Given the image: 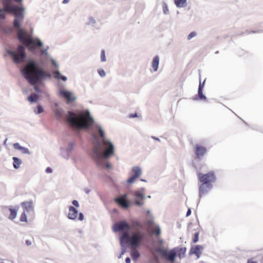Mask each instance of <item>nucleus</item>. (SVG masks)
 I'll return each instance as SVG.
<instances>
[{
  "instance_id": "nucleus-45",
  "label": "nucleus",
  "mask_w": 263,
  "mask_h": 263,
  "mask_svg": "<svg viewBox=\"0 0 263 263\" xmlns=\"http://www.w3.org/2000/svg\"><path fill=\"white\" fill-rule=\"evenodd\" d=\"M96 23V20L95 19L91 16L89 17V22L88 23V25H90L91 24H95Z\"/></svg>"
},
{
  "instance_id": "nucleus-13",
  "label": "nucleus",
  "mask_w": 263,
  "mask_h": 263,
  "mask_svg": "<svg viewBox=\"0 0 263 263\" xmlns=\"http://www.w3.org/2000/svg\"><path fill=\"white\" fill-rule=\"evenodd\" d=\"M6 18V14L4 13H0V35H8L12 33L13 29L11 26L5 27L3 24V21Z\"/></svg>"
},
{
  "instance_id": "nucleus-32",
  "label": "nucleus",
  "mask_w": 263,
  "mask_h": 263,
  "mask_svg": "<svg viewBox=\"0 0 263 263\" xmlns=\"http://www.w3.org/2000/svg\"><path fill=\"white\" fill-rule=\"evenodd\" d=\"M34 111L36 114H40L44 111V108L41 105L39 104L34 109Z\"/></svg>"
},
{
  "instance_id": "nucleus-3",
  "label": "nucleus",
  "mask_w": 263,
  "mask_h": 263,
  "mask_svg": "<svg viewBox=\"0 0 263 263\" xmlns=\"http://www.w3.org/2000/svg\"><path fill=\"white\" fill-rule=\"evenodd\" d=\"M4 6L7 12L12 14L14 16L13 26L12 27L13 31L10 34L15 32L18 40L27 47L29 51L33 53H36L38 48L43 47L44 44L38 37L34 38L32 35L27 36L26 31L21 27V24L25 17V8L23 5L6 6L4 4Z\"/></svg>"
},
{
  "instance_id": "nucleus-19",
  "label": "nucleus",
  "mask_w": 263,
  "mask_h": 263,
  "mask_svg": "<svg viewBox=\"0 0 263 263\" xmlns=\"http://www.w3.org/2000/svg\"><path fill=\"white\" fill-rule=\"evenodd\" d=\"M13 146L15 149L21 151L24 154L30 155L31 154L28 148L21 146L19 143H15L13 144Z\"/></svg>"
},
{
  "instance_id": "nucleus-39",
  "label": "nucleus",
  "mask_w": 263,
  "mask_h": 263,
  "mask_svg": "<svg viewBox=\"0 0 263 263\" xmlns=\"http://www.w3.org/2000/svg\"><path fill=\"white\" fill-rule=\"evenodd\" d=\"M155 229H156V234L157 236H159L161 234V231L160 227L158 225L155 226Z\"/></svg>"
},
{
  "instance_id": "nucleus-27",
  "label": "nucleus",
  "mask_w": 263,
  "mask_h": 263,
  "mask_svg": "<svg viewBox=\"0 0 263 263\" xmlns=\"http://www.w3.org/2000/svg\"><path fill=\"white\" fill-rule=\"evenodd\" d=\"M123 238H119L120 244L121 247V251L118 256V258H121L122 256L124 255L127 251L126 245L123 242Z\"/></svg>"
},
{
  "instance_id": "nucleus-20",
  "label": "nucleus",
  "mask_w": 263,
  "mask_h": 263,
  "mask_svg": "<svg viewBox=\"0 0 263 263\" xmlns=\"http://www.w3.org/2000/svg\"><path fill=\"white\" fill-rule=\"evenodd\" d=\"M23 0H3V5L4 7V9L6 11L5 7L4 6V4H5L6 6H10L12 5H23L22 2Z\"/></svg>"
},
{
  "instance_id": "nucleus-41",
  "label": "nucleus",
  "mask_w": 263,
  "mask_h": 263,
  "mask_svg": "<svg viewBox=\"0 0 263 263\" xmlns=\"http://www.w3.org/2000/svg\"><path fill=\"white\" fill-rule=\"evenodd\" d=\"M197 33L195 31L191 32L187 36V39L188 40H191L193 37H195Z\"/></svg>"
},
{
  "instance_id": "nucleus-26",
  "label": "nucleus",
  "mask_w": 263,
  "mask_h": 263,
  "mask_svg": "<svg viewBox=\"0 0 263 263\" xmlns=\"http://www.w3.org/2000/svg\"><path fill=\"white\" fill-rule=\"evenodd\" d=\"M13 160V166L15 169H18L20 168L21 164L22 163V161L21 159L13 157H12Z\"/></svg>"
},
{
  "instance_id": "nucleus-1",
  "label": "nucleus",
  "mask_w": 263,
  "mask_h": 263,
  "mask_svg": "<svg viewBox=\"0 0 263 263\" xmlns=\"http://www.w3.org/2000/svg\"><path fill=\"white\" fill-rule=\"evenodd\" d=\"M6 52L15 64L25 63L20 68L22 77L33 86L35 92L42 93L39 85H42L45 81L51 79V72L40 66L35 59L27 58L25 48L22 45H18L16 50L6 49Z\"/></svg>"
},
{
  "instance_id": "nucleus-36",
  "label": "nucleus",
  "mask_w": 263,
  "mask_h": 263,
  "mask_svg": "<svg viewBox=\"0 0 263 263\" xmlns=\"http://www.w3.org/2000/svg\"><path fill=\"white\" fill-rule=\"evenodd\" d=\"M101 61L103 62L106 61L105 51L104 50H102L101 51Z\"/></svg>"
},
{
  "instance_id": "nucleus-50",
  "label": "nucleus",
  "mask_w": 263,
  "mask_h": 263,
  "mask_svg": "<svg viewBox=\"0 0 263 263\" xmlns=\"http://www.w3.org/2000/svg\"><path fill=\"white\" fill-rule=\"evenodd\" d=\"M191 213H192L191 209L190 208H189L187 209V211L186 213V217H189V216H190Z\"/></svg>"
},
{
  "instance_id": "nucleus-16",
  "label": "nucleus",
  "mask_w": 263,
  "mask_h": 263,
  "mask_svg": "<svg viewBox=\"0 0 263 263\" xmlns=\"http://www.w3.org/2000/svg\"><path fill=\"white\" fill-rule=\"evenodd\" d=\"M207 150L205 147L199 145H196L195 147V154L198 159H200L206 152Z\"/></svg>"
},
{
  "instance_id": "nucleus-18",
  "label": "nucleus",
  "mask_w": 263,
  "mask_h": 263,
  "mask_svg": "<svg viewBox=\"0 0 263 263\" xmlns=\"http://www.w3.org/2000/svg\"><path fill=\"white\" fill-rule=\"evenodd\" d=\"M21 205L24 208L26 212H31L33 211V201L30 200L29 201H24L21 203Z\"/></svg>"
},
{
  "instance_id": "nucleus-22",
  "label": "nucleus",
  "mask_w": 263,
  "mask_h": 263,
  "mask_svg": "<svg viewBox=\"0 0 263 263\" xmlns=\"http://www.w3.org/2000/svg\"><path fill=\"white\" fill-rule=\"evenodd\" d=\"M203 89H199L198 88V93L195 95L193 98V100H206V96L203 93Z\"/></svg>"
},
{
  "instance_id": "nucleus-62",
  "label": "nucleus",
  "mask_w": 263,
  "mask_h": 263,
  "mask_svg": "<svg viewBox=\"0 0 263 263\" xmlns=\"http://www.w3.org/2000/svg\"><path fill=\"white\" fill-rule=\"evenodd\" d=\"M146 197L147 198H151V195H148Z\"/></svg>"
},
{
  "instance_id": "nucleus-6",
  "label": "nucleus",
  "mask_w": 263,
  "mask_h": 263,
  "mask_svg": "<svg viewBox=\"0 0 263 263\" xmlns=\"http://www.w3.org/2000/svg\"><path fill=\"white\" fill-rule=\"evenodd\" d=\"M198 178L200 182L205 184L209 189H211L213 187L211 183L215 182L216 180V176L213 171L210 172L205 174L199 173Z\"/></svg>"
},
{
  "instance_id": "nucleus-43",
  "label": "nucleus",
  "mask_w": 263,
  "mask_h": 263,
  "mask_svg": "<svg viewBox=\"0 0 263 263\" xmlns=\"http://www.w3.org/2000/svg\"><path fill=\"white\" fill-rule=\"evenodd\" d=\"M51 63L52 64V65L55 67V68H58L59 67V64L57 63V62L55 61V60H54L53 59L51 58Z\"/></svg>"
},
{
  "instance_id": "nucleus-10",
  "label": "nucleus",
  "mask_w": 263,
  "mask_h": 263,
  "mask_svg": "<svg viewBox=\"0 0 263 263\" xmlns=\"http://www.w3.org/2000/svg\"><path fill=\"white\" fill-rule=\"evenodd\" d=\"M114 232H118L128 230L130 229L129 223L125 220H121L115 222L112 227Z\"/></svg>"
},
{
  "instance_id": "nucleus-38",
  "label": "nucleus",
  "mask_w": 263,
  "mask_h": 263,
  "mask_svg": "<svg viewBox=\"0 0 263 263\" xmlns=\"http://www.w3.org/2000/svg\"><path fill=\"white\" fill-rule=\"evenodd\" d=\"M98 73L102 78H103L106 76L105 71L103 69H99L98 70Z\"/></svg>"
},
{
  "instance_id": "nucleus-63",
  "label": "nucleus",
  "mask_w": 263,
  "mask_h": 263,
  "mask_svg": "<svg viewBox=\"0 0 263 263\" xmlns=\"http://www.w3.org/2000/svg\"><path fill=\"white\" fill-rule=\"evenodd\" d=\"M150 212H151L150 210L147 211V214H149L150 213Z\"/></svg>"
},
{
  "instance_id": "nucleus-33",
  "label": "nucleus",
  "mask_w": 263,
  "mask_h": 263,
  "mask_svg": "<svg viewBox=\"0 0 263 263\" xmlns=\"http://www.w3.org/2000/svg\"><path fill=\"white\" fill-rule=\"evenodd\" d=\"M262 32H263V30H252L251 31H249L248 30H247L246 32H242L241 33H240L239 34V35H245V34H249L250 33H262Z\"/></svg>"
},
{
  "instance_id": "nucleus-46",
  "label": "nucleus",
  "mask_w": 263,
  "mask_h": 263,
  "mask_svg": "<svg viewBox=\"0 0 263 263\" xmlns=\"http://www.w3.org/2000/svg\"><path fill=\"white\" fill-rule=\"evenodd\" d=\"M146 224L148 226L153 225L154 224V220L153 217H152L151 219L147 220Z\"/></svg>"
},
{
  "instance_id": "nucleus-64",
  "label": "nucleus",
  "mask_w": 263,
  "mask_h": 263,
  "mask_svg": "<svg viewBox=\"0 0 263 263\" xmlns=\"http://www.w3.org/2000/svg\"><path fill=\"white\" fill-rule=\"evenodd\" d=\"M247 263H249V260H248Z\"/></svg>"
},
{
  "instance_id": "nucleus-29",
  "label": "nucleus",
  "mask_w": 263,
  "mask_h": 263,
  "mask_svg": "<svg viewBox=\"0 0 263 263\" xmlns=\"http://www.w3.org/2000/svg\"><path fill=\"white\" fill-rule=\"evenodd\" d=\"M18 209V206H17L16 209H14L12 208H10L9 209V211L10 212V214L9 216V218L11 220H13L16 218L17 216V210Z\"/></svg>"
},
{
  "instance_id": "nucleus-17",
  "label": "nucleus",
  "mask_w": 263,
  "mask_h": 263,
  "mask_svg": "<svg viewBox=\"0 0 263 263\" xmlns=\"http://www.w3.org/2000/svg\"><path fill=\"white\" fill-rule=\"evenodd\" d=\"M68 210L69 213L68 214L67 217L70 220H75L77 217L78 210L72 205L69 206Z\"/></svg>"
},
{
  "instance_id": "nucleus-14",
  "label": "nucleus",
  "mask_w": 263,
  "mask_h": 263,
  "mask_svg": "<svg viewBox=\"0 0 263 263\" xmlns=\"http://www.w3.org/2000/svg\"><path fill=\"white\" fill-rule=\"evenodd\" d=\"M134 197V203L138 206L144 205V202L143 200L146 198L145 194L141 191H135L133 192Z\"/></svg>"
},
{
  "instance_id": "nucleus-42",
  "label": "nucleus",
  "mask_w": 263,
  "mask_h": 263,
  "mask_svg": "<svg viewBox=\"0 0 263 263\" xmlns=\"http://www.w3.org/2000/svg\"><path fill=\"white\" fill-rule=\"evenodd\" d=\"M77 215H78V219L79 220L82 221L83 220H84V214H83V213H82V212L79 213L78 212V214Z\"/></svg>"
},
{
  "instance_id": "nucleus-25",
  "label": "nucleus",
  "mask_w": 263,
  "mask_h": 263,
  "mask_svg": "<svg viewBox=\"0 0 263 263\" xmlns=\"http://www.w3.org/2000/svg\"><path fill=\"white\" fill-rule=\"evenodd\" d=\"M160 59L158 55H156L153 59L152 61V67L154 71L156 72L158 71L159 64Z\"/></svg>"
},
{
  "instance_id": "nucleus-54",
  "label": "nucleus",
  "mask_w": 263,
  "mask_h": 263,
  "mask_svg": "<svg viewBox=\"0 0 263 263\" xmlns=\"http://www.w3.org/2000/svg\"><path fill=\"white\" fill-rule=\"evenodd\" d=\"M125 261L126 263H130L131 262V259L129 257H127L126 258H125Z\"/></svg>"
},
{
  "instance_id": "nucleus-61",
  "label": "nucleus",
  "mask_w": 263,
  "mask_h": 263,
  "mask_svg": "<svg viewBox=\"0 0 263 263\" xmlns=\"http://www.w3.org/2000/svg\"><path fill=\"white\" fill-rule=\"evenodd\" d=\"M31 34L29 36H30L31 35L32 36V33L33 32V29L32 28H31Z\"/></svg>"
},
{
  "instance_id": "nucleus-34",
  "label": "nucleus",
  "mask_w": 263,
  "mask_h": 263,
  "mask_svg": "<svg viewBox=\"0 0 263 263\" xmlns=\"http://www.w3.org/2000/svg\"><path fill=\"white\" fill-rule=\"evenodd\" d=\"M162 9L164 14H168L169 13L168 6L165 2H163L162 4Z\"/></svg>"
},
{
  "instance_id": "nucleus-37",
  "label": "nucleus",
  "mask_w": 263,
  "mask_h": 263,
  "mask_svg": "<svg viewBox=\"0 0 263 263\" xmlns=\"http://www.w3.org/2000/svg\"><path fill=\"white\" fill-rule=\"evenodd\" d=\"M199 232H196L194 234V237L192 240V241L194 243H196L197 242H198V241L199 240Z\"/></svg>"
},
{
  "instance_id": "nucleus-52",
  "label": "nucleus",
  "mask_w": 263,
  "mask_h": 263,
  "mask_svg": "<svg viewBox=\"0 0 263 263\" xmlns=\"http://www.w3.org/2000/svg\"><path fill=\"white\" fill-rule=\"evenodd\" d=\"M158 242H159V245H160V247L159 248H162V245H163V240L162 239H159Z\"/></svg>"
},
{
  "instance_id": "nucleus-31",
  "label": "nucleus",
  "mask_w": 263,
  "mask_h": 263,
  "mask_svg": "<svg viewBox=\"0 0 263 263\" xmlns=\"http://www.w3.org/2000/svg\"><path fill=\"white\" fill-rule=\"evenodd\" d=\"M177 248V253H178V255L179 258L182 257V255H184L185 254V252L186 251V247H176Z\"/></svg>"
},
{
  "instance_id": "nucleus-15",
  "label": "nucleus",
  "mask_w": 263,
  "mask_h": 263,
  "mask_svg": "<svg viewBox=\"0 0 263 263\" xmlns=\"http://www.w3.org/2000/svg\"><path fill=\"white\" fill-rule=\"evenodd\" d=\"M204 249V247L200 245H195L191 248L189 251V254L190 255L195 254L197 256V258L200 257L201 252V251Z\"/></svg>"
},
{
  "instance_id": "nucleus-9",
  "label": "nucleus",
  "mask_w": 263,
  "mask_h": 263,
  "mask_svg": "<svg viewBox=\"0 0 263 263\" xmlns=\"http://www.w3.org/2000/svg\"><path fill=\"white\" fill-rule=\"evenodd\" d=\"M76 143L74 141L70 142L66 147H61L60 148L61 156L64 159L68 160L72 155L73 147Z\"/></svg>"
},
{
  "instance_id": "nucleus-49",
  "label": "nucleus",
  "mask_w": 263,
  "mask_h": 263,
  "mask_svg": "<svg viewBox=\"0 0 263 263\" xmlns=\"http://www.w3.org/2000/svg\"><path fill=\"white\" fill-rule=\"evenodd\" d=\"M45 172L47 173H51L52 172V169L49 167H47L46 168Z\"/></svg>"
},
{
  "instance_id": "nucleus-28",
  "label": "nucleus",
  "mask_w": 263,
  "mask_h": 263,
  "mask_svg": "<svg viewBox=\"0 0 263 263\" xmlns=\"http://www.w3.org/2000/svg\"><path fill=\"white\" fill-rule=\"evenodd\" d=\"M174 3L177 8H183L187 5V0H174Z\"/></svg>"
},
{
  "instance_id": "nucleus-21",
  "label": "nucleus",
  "mask_w": 263,
  "mask_h": 263,
  "mask_svg": "<svg viewBox=\"0 0 263 263\" xmlns=\"http://www.w3.org/2000/svg\"><path fill=\"white\" fill-rule=\"evenodd\" d=\"M53 77L54 79L58 80H61L63 81H66L67 80V78L66 76L62 74L60 71L58 69L56 70L53 72Z\"/></svg>"
},
{
  "instance_id": "nucleus-53",
  "label": "nucleus",
  "mask_w": 263,
  "mask_h": 263,
  "mask_svg": "<svg viewBox=\"0 0 263 263\" xmlns=\"http://www.w3.org/2000/svg\"><path fill=\"white\" fill-rule=\"evenodd\" d=\"M25 243L27 246H29L32 244L31 241L29 240H26Z\"/></svg>"
},
{
  "instance_id": "nucleus-2",
  "label": "nucleus",
  "mask_w": 263,
  "mask_h": 263,
  "mask_svg": "<svg viewBox=\"0 0 263 263\" xmlns=\"http://www.w3.org/2000/svg\"><path fill=\"white\" fill-rule=\"evenodd\" d=\"M54 113L56 119L59 121H64L72 129L79 132L85 130L90 133L94 131H99L100 135L104 137L105 131L101 125L95 122L93 117L91 115L89 109L81 110H69L64 116V109L55 104Z\"/></svg>"
},
{
  "instance_id": "nucleus-40",
  "label": "nucleus",
  "mask_w": 263,
  "mask_h": 263,
  "mask_svg": "<svg viewBox=\"0 0 263 263\" xmlns=\"http://www.w3.org/2000/svg\"><path fill=\"white\" fill-rule=\"evenodd\" d=\"M49 48V47L48 46L46 48H43L41 50V54L42 55H45L46 56L48 55V49Z\"/></svg>"
},
{
  "instance_id": "nucleus-57",
  "label": "nucleus",
  "mask_w": 263,
  "mask_h": 263,
  "mask_svg": "<svg viewBox=\"0 0 263 263\" xmlns=\"http://www.w3.org/2000/svg\"><path fill=\"white\" fill-rule=\"evenodd\" d=\"M70 0H63V2H62V3L63 4H67L69 2Z\"/></svg>"
},
{
  "instance_id": "nucleus-35",
  "label": "nucleus",
  "mask_w": 263,
  "mask_h": 263,
  "mask_svg": "<svg viewBox=\"0 0 263 263\" xmlns=\"http://www.w3.org/2000/svg\"><path fill=\"white\" fill-rule=\"evenodd\" d=\"M20 220L21 222H27V218L25 212L22 213L20 217Z\"/></svg>"
},
{
  "instance_id": "nucleus-7",
  "label": "nucleus",
  "mask_w": 263,
  "mask_h": 263,
  "mask_svg": "<svg viewBox=\"0 0 263 263\" xmlns=\"http://www.w3.org/2000/svg\"><path fill=\"white\" fill-rule=\"evenodd\" d=\"M158 253H159L164 259L171 262L173 263L177 256V248H174L170 250H165L162 248H159L157 250Z\"/></svg>"
},
{
  "instance_id": "nucleus-58",
  "label": "nucleus",
  "mask_w": 263,
  "mask_h": 263,
  "mask_svg": "<svg viewBox=\"0 0 263 263\" xmlns=\"http://www.w3.org/2000/svg\"><path fill=\"white\" fill-rule=\"evenodd\" d=\"M4 13V9L0 7V13Z\"/></svg>"
},
{
  "instance_id": "nucleus-44",
  "label": "nucleus",
  "mask_w": 263,
  "mask_h": 263,
  "mask_svg": "<svg viewBox=\"0 0 263 263\" xmlns=\"http://www.w3.org/2000/svg\"><path fill=\"white\" fill-rule=\"evenodd\" d=\"M72 204L73 205V206L76 208H78L80 206L78 200H73L72 201Z\"/></svg>"
},
{
  "instance_id": "nucleus-55",
  "label": "nucleus",
  "mask_w": 263,
  "mask_h": 263,
  "mask_svg": "<svg viewBox=\"0 0 263 263\" xmlns=\"http://www.w3.org/2000/svg\"><path fill=\"white\" fill-rule=\"evenodd\" d=\"M151 138H152V139H154V140H156V141H159V142H160V141H160V139L159 138H158V137H155V136H152V137H151Z\"/></svg>"
},
{
  "instance_id": "nucleus-12",
  "label": "nucleus",
  "mask_w": 263,
  "mask_h": 263,
  "mask_svg": "<svg viewBox=\"0 0 263 263\" xmlns=\"http://www.w3.org/2000/svg\"><path fill=\"white\" fill-rule=\"evenodd\" d=\"M132 175L131 176L126 180V182L131 184L134 182V181L138 179L142 174V170L140 166H133L131 170Z\"/></svg>"
},
{
  "instance_id": "nucleus-11",
  "label": "nucleus",
  "mask_w": 263,
  "mask_h": 263,
  "mask_svg": "<svg viewBox=\"0 0 263 263\" xmlns=\"http://www.w3.org/2000/svg\"><path fill=\"white\" fill-rule=\"evenodd\" d=\"M59 94L66 100L67 104H69L77 100V97L72 96L73 92L72 91L65 89H60Z\"/></svg>"
},
{
  "instance_id": "nucleus-24",
  "label": "nucleus",
  "mask_w": 263,
  "mask_h": 263,
  "mask_svg": "<svg viewBox=\"0 0 263 263\" xmlns=\"http://www.w3.org/2000/svg\"><path fill=\"white\" fill-rule=\"evenodd\" d=\"M40 96L36 93H32L28 96L27 100L31 103H36L39 99Z\"/></svg>"
},
{
  "instance_id": "nucleus-30",
  "label": "nucleus",
  "mask_w": 263,
  "mask_h": 263,
  "mask_svg": "<svg viewBox=\"0 0 263 263\" xmlns=\"http://www.w3.org/2000/svg\"><path fill=\"white\" fill-rule=\"evenodd\" d=\"M130 256L133 260H136L140 257V254L137 250H132L130 251Z\"/></svg>"
},
{
  "instance_id": "nucleus-48",
  "label": "nucleus",
  "mask_w": 263,
  "mask_h": 263,
  "mask_svg": "<svg viewBox=\"0 0 263 263\" xmlns=\"http://www.w3.org/2000/svg\"><path fill=\"white\" fill-rule=\"evenodd\" d=\"M129 117L130 118H135L138 117V114L137 112H135L134 114H130Z\"/></svg>"
},
{
  "instance_id": "nucleus-23",
  "label": "nucleus",
  "mask_w": 263,
  "mask_h": 263,
  "mask_svg": "<svg viewBox=\"0 0 263 263\" xmlns=\"http://www.w3.org/2000/svg\"><path fill=\"white\" fill-rule=\"evenodd\" d=\"M208 188L205 184H202L199 186V199L198 202H199L201 196L203 195L206 194L208 192Z\"/></svg>"
},
{
  "instance_id": "nucleus-5",
  "label": "nucleus",
  "mask_w": 263,
  "mask_h": 263,
  "mask_svg": "<svg viewBox=\"0 0 263 263\" xmlns=\"http://www.w3.org/2000/svg\"><path fill=\"white\" fill-rule=\"evenodd\" d=\"M119 238H123V243L126 245H130L135 248L140 246V242L142 241L143 236L142 234H134L131 236L127 232H124Z\"/></svg>"
},
{
  "instance_id": "nucleus-59",
  "label": "nucleus",
  "mask_w": 263,
  "mask_h": 263,
  "mask_svg": "<svg viewBox=\"0 0 263 263\" xmlns=\"http://www.w3.org/2000/svg\"><path fill=\"white\" fill-rule=\"evenodd\" d=\"M249 263H257V262L256 261H250L249 260Z\"/></svg>"
},
{
  "instance_id": "nucleus-56",
  "label": "nucleus",
  "mask_w": 263,
  "mask_h": 263,
  "mask_svg": "<svg viewBox=\"0 0 263 263\" xmlns=\"http://www.w3.org/2000/svg\"><path fill=\"white\" fill-rule=\"evenodd\" d=\"M137 191H141V192L143 193L144 194V192H145V189L144 187H141Z\"/></svg>"
},
{
  "instance_id": "nucleus-47",
  "label": "nucleus",
  "mask_w": 263,
  "mask_h": 263,
  "mask_svg": "<svg viewBox=\"0 0 263 263\" xmlns=\"http://www.w3.org/2000/svg\"><path fill=\"white\" fill-rule=\"evenodd\" d=\"M205 80H204L203 83H201V80H200L199 84L198 86L199 89H203V87L204 86V83H205Z\"/></svg>"
},
{
  "instance_id": "nucleus-4",
  "label": "nucleus",
  "mask_w": 263,
  "mask_h": 263,
  "mask_svg": "<svg viewBox=\"0 0 263 263\" xmlns=\"http://www.w3.org/2000/svg\"><path fill=\"white\" fill-rule=\"evenodd\" d=\"M91 134L95 141V146L91 149L90 156L99 168L106 167L108 169H111V164L108 163L105 165L103 159L107 160L115 155L114 145L105 138V135L104 137H101L98 130L94 131Z\"/></svg>"
},
{
  "instance_id": "nucleus-60",
  "label": "nucleus",
  "mask_w": 263,
  "mask_h": 263,
  "mask_svg": "<svg viewBox=\"0 0 263 263\" xmlns=\"http://www.w3.org/2000/svg\"><path fill=\"white\" fill-rule=\"evenodd\" d=\"M141 181L142 182H147L146 180H145L144 179H141Z\"/></svg>"
},
{
  "instance_id": "nucleus-51",
  "label": "nucleus",
  "mask_w": 263,
  "mask_h": 263,
  "mask_svg": "<svg viewBox=\"0 0 263 263\" xmlns=\"http://www.w3.org/2000/svg\"><path fill=\"white\" fill-rule=\"evenodd\" d=\"M84 191L86 194H89L91 190L88 188H85L84 189Z\"/></svg>"
},
{
  "instance_id": "nucleus-8",
  "label": "nucleus",
  "mask_w": 263,
  "mask_h": 263,
  "mask_svg": "<svg viewBox=\"0 0 263 263\" xmlns=\"http://www.w3.org/2000/svg\"><path fill=\"white\" fill-rule=\"evenodd\" d=\"M128 194H123L120 197H117L114 199V201L123 209H127L132 205V202L127 199Z\"/></svg>"
}]
</instances>
